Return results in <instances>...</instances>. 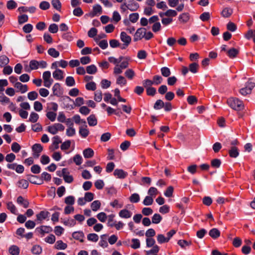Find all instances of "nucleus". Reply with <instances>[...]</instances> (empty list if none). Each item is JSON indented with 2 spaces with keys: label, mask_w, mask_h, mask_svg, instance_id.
<instances>
[{
  "label": "nucleus",
  "mask_w": 255,
  "mask_h": 255,
  "mask_svg": "<svg viewBox=\"0 0 255 255\" xmlns=\"http://www.w3.org/2000/svg\"><path fill=\"white\" fill-rule=\"evenodd\" d=\"M32 149L33 152V157L35 158H37L39 156L40 153L42 151L43 148L40 144L35 143L32 146Z\"/></svg>",
  "instance_id": "nucleus-5"
},
{
  "label": "nucleus",
  "mask_w": 255,
  "mask_h": 255,
  "mask_svg": "<svg viewBox=\"0 0 255 255\" xmlns=\"http://www.w3.org/2000/svg\"><path fill=\"white\" fill-rule=\"evenodd\" d=\"M38 119L39 115L37 113L32 112L30 114L28 121L33 123H35L38 121Z\"/></svg>",
  "instance_id": "nucleus-36"
},
{
  "label": "nucleus",
  "mask_w": 255,
  "mask_h": 255,
  "mask_svg": "<svg viewBox=\"0 0 255 255\" xmlns=\"http://www.w3.org/2000/svg\"><path fill=\"white\" fill-rule=\"evenodd\" d=\"M65 203L67 205H73L75 203V198L73 196H68L65 198Z\"/></svg>",
  "instance_id": "nucleus-63"
},
{
  "label": "nucleus",
  "mask_w": 255,
  "mask_h": 255,
  "mask_svg": "<svg viewBox=\"0 0 255 255\" xmlns=\"http://www.w3.org/2000/svg\"><path fill=\"white\" fill-rule=\"evenodd\" d=\"M198 68H199V65H198V64H197L196 63H192L190 64L189 66V71L193 73H197Z\"/></svg>",
  "instance_id": "nucleus-46"
},
{
  "label": "nucleus",
  "mask_w": 255,
  "mask_h": 255,
  "mask_svg": "<svg viewBox=\"0 0 255 255\" xmlns=\"http://www.w3.org/2000/svg\"><path fill=\"white\" fill-rule=\"evenodd\" d=\"M157 241L159 244H161L168 242L169 241V239L166 238V237L162 234H158L157 236Z\"/></svg>",
  "instance_id": "nucleus-40"
},
{
  "label": "nucleus",
  "mask_w": 255,
  "mask_h": 255,
  "mask_svg": "<svg viewBox=\"0 0 255 255\" xmlns=\"http://www.w3.org/2000/svg\"><path fill=\"white\" fill-rule=\"evenodd\" d=\"M49 214V212L47 211H41L36 215L37 220L40 223L43 220L47 219Z\"/></svg>",
  "instance_id": "nucleus-12"
},
{
  "label": "nucleus",
  "mask_w": 255,
  "mask_h": 255,
  "mask_svg": "<svg viewBox=\"0 0 255 255\" xmlns=\"http://www.w3.org/2000/svg\"><path fill=\"white\" fill-rule=\"evenodd\" d=\"M66 134L68 136H73L76 134V129L74 127H68L66 129Z\"/></svg>",
  "instance_id": "nucleus-54"
},
{
  "label": "nucleus",
  "mask_w": 255,
  "mask_h": 255,
  "mask_svg": "<svg viewBox=\"0 0 255 255\" xmlns=\"http://www.w3.org/2000/svg\"><path fill=\"white\" fill-rule=\"evenodd\" d=\"M55 247L57 250H65L67 245L61 240L57 241L55 245Z\"/></svg>",
  "instance_id": "nucleus-29"
},
{
  "label": "nucleus",
  "mask_w": 255,
  "mask_h": 255,
  "mask_svg": "<svg viewBox=\"0 0 255 255\" xmlns=\"http://www.w3.org/2000/svg\"><path fill=\"white\" fill-rule=\"evenodd\" d=\"M72 237L74 239L79 240L81 242L83 241L84 234L82 231L75 232L72 234Z\"/></svg>",
  "instance_id": "nucleus-28"
},
{
  "label": "nucleus",
  "mask_w": 255,
  "mask_h": 255,
  "mask_svg": "<svg viewBox=\"0 0 255 255\" xmlns=\"http://www.w3.org/2000/svg\"><path fill=\"white\" fill-rule=\"evenodd\" d=\"M140 200L139 195L137 193H133L129 197V201L131 203H137Z\"/></svg>",
  "instance_id": "nucleus-49"
},
{
  "label": "nucleus",
  "mask_w": 255,
  "mask_h": 255,
  "mask_svg": "<svg viewBox=\"0 0 255 255\" xmlns=\"http://www.w3.org/2000/svg\"><path fill=\"white\" fill-rule=\"evenodd\" d=\"M38 95L36 91L30 92L27 94V97L29 100L34 101L38 98Z\"/></svg>",
  "instance_id": "nucleus-58"
},
{
  "label": "nucleus",
  "mask_w": 255,
  "mask_h": 255,
  "mask_svg": "<svg viewBox=\"0 0 255 255\" xmlns=\"http://www.w3.org/2000/svg\"><path fill=\"white\" fill-rule=\"evenodd\" d=\"M132 213L126 209L121 210L119 213L120 217L123 219H128L132 216Z\"/></svg>",
  "instance_id": "nucleus-13"
},
{
  "label": "nucleus",
  "mask_w": 255,
  "mask_h": 255,
  "mask_svg": "<svg viewBox=\"0 0 255 255\" xmlns=\"http://www.w3.org/2000/svg\"><path fill=\"white\" fill-rule=\"evenodd\" d=\"M228 55L230 58H233L236 57L239 53V51L234 48H231L227 51Z\"/></svg>",
  "instance_id": "nucleus-39"
},
{
  "label": "nucleus",
  "mask_w": 255,
  "mask_h": 255,
  "mask_svg": "<svg viewBox=\"0 0 255 255\" xmlns=\"http://www.w3.org/2000/svg\"><path fill=\"white\" fill-rule=\"evenodd\" d=\"M233 10L230 7H225L221 12V15L225 18L229 17L233 13Z\"/></svg>",
  "instance_id": "nucleus-17"
},
{
  "label": "nucleus",
  "mask_w": 255,
  "mask_h": 255,
  "mask_svg": "<svg viewBox=\"0 0 255 255\" xmlns=\"http://www.w3.org/2000/svg\"><path fill=\"white\" fill-rule=\"evenodd\" d=\"M127 2L128 8L131 11L136 10L139 7L138 3L134 1L133 0H126Z\"/></svg>",
  "instance_id": "nucleus-8"
},
{
  "label": "nucleus",
  "mask_w": 255,
  "mask_h": 255,
  "mask_svg": "<svg viewBox=\"0 0 255 255\" xmlns=\"http://www.w3.org/2000/svg\"><path fill=\"white\" fill-rule=\"evenodd\" d=\"M42 78L44 81V86L47 88H50L53 81L51 78V73L49 71L43 73Z\"/></svg>",
  "instance_id": "nucleus-4"
},
{
  "label": "nucleus",
  "mask_w": 255,
  "mask_h": 255,
  "mask_svg": "<svg viewBox=\"0 0 255 255\" xmlns=\"http://www.w3.org/2000/svg\"><path fill=\"white\" fill-rule=\"evenodd\" d=\"M114 175L118 178L124 179L128 176V172L123 169H116L114 170Z\"/></svg>",
  "instance_id": "nucleus-9"
},
{
  "label": "nucleus",
  "mask_w": 255,
  "mask_h": 255,
  "mask_svg": "<svg viewBox=\"0 0 255 255\" xmlns=\"http://www.w3.org/2000/svg\"><path fill=\"white\" fill-rule=\"evenodd\" d=\"M229 154L231 157L236 158L239 155V150L236 146H233L229 150Z\"/></svg>",
  "instance_id": "nucleus-18"
},
{
  "label": "nucleus",
  "mask_w": 255,
  "mask_h": 255,
  "mask_svg": "<svg viewBox=\"0 0 255 255\" xmlns=\"http://www.w3.org/2000/svg\"><path fill=\"white\" fill-rule=\"evenodd\" d=\"M153 202V198L149 196H146L143 201V204L145 206H149L152 204Z\"/></svg>",
  "instance_id": "nucleus-47"
},
{
  "label": "nucleus",
  "mask_w": 255,
  "mask_h": 255,
  "mask_svg": "<svg viewBox=\"0 0 255 255\" xmlns=\"http://www.w3.org/2000/svg\"><path fill=\"white\" fill-rule=\"evenodd\" d=\"M125 75L126 77L129 79L132 80L133 77L135 76V72L131 69H128L125 72Z\"/></svg>",
  "instance_id": "nucleus-33"
},
{
  "label": "nucleus",
  "mask_w": 255,
  "mask_h": 255,
  "mask_svg": "<svg viewBox=\"0 0 255 255\" xmlns=\"http://www.w3.org/2000/svg\"><path fill=\"white\" fill-rule=\"evenodd\" d=\"M101 203L99 200H95L91 204V208L93 211H97L101 207Z\"/></svg>",
  "instance_id": "nucleus-24"
},
{
  "label": "nucleus",
  "mask_w": 255,
  "mask_h": 255,
  "mask_svg": "<svg viewBox=\"0 0 255 255\" xmlns=\"http://www.w3.org/2000/svg\"><path fill=\"white\" fill-rule=\"evenodd\" d=\"M146 29L144 28H139L137 29L134 35V41H137L141 40L144 37Z\"/></svg>",
  "instance_id": "nucleus-6"
},
{
  "label": "nucleus",
  "mask_w": 255,
  "mask_h": 255,
  "mask_svg": "<svg viewBox=\"0 0 255 255\" xmlns=\"http://www.w3.org/2000/svg\"><path fill=\"white\" fill-rule=\"evenodd\" d=\"M66 84L67 86L72 87L75 85V81L72 76H68L65 80Z\"/></svg>",
  "instance_id": "nucleus-43"
},
{
  "label": "nucleus",
  "mask_w": 255,
  "mask_h": 255,
  "mask_svg": "<svg viewBox=\"0 0 255 255\" xmlns=\"http://www.w3.org/2000/svg\"><path fill=\"white\" fill-rule=\"evenodd\" d=\"M48 54L54 58H57L59 56V52L54 48H50L48 50Z\"/></svg>",
  "instance_id": "nucleus-45"
},
{
  "label": "nucleus",
  "mask_w": 255,
  "mask_h": 255,
  "mask_svg": "<svg viewBox=\"0 0 255 255\" xmlns=\"http://www.w3.org/2000/svg\"><path fill=\"white\" fill-rule=\"evenodd\" d=\"M245 37L248 40L253 38V41L255 43V30L250 29L245 34Z\"/></svg>",
  "instance_id": "nucleus-26"
},
{
  "label": "nucleus",
  "mask_w": 255,
  "mask_h": 255,
  "mask_svg": "<svg viewBox=\"0 0 255 255\" xmlns=\"http://www.w3.org/2000/svg\"><path fill=\"white\" fill-rule=\"evenodd\" d=\"M7 208L12 214H17V210L15 205L11 202H8L6 204Z\"/></svg>",
  "instance_id": "nucleus-25"
},
{
  "label": "nucleus",
  "mask_w": 255,
  "mask_h": 255,
  "mask_svg": "<svg viewBox=\"0 0 255 255\" xmlns=\"http://www.w3.org/2000/svg\"><path fill=\"white\" fill-rule=\"evenodd\" d=\"M48 30L52 33H56L58 30V25L55 23L51 24L49 26Z\"/></svg>",
  "instance_id": "nucleus-64"
},
{
  "label": "nucleus",
  "mask_w": 255,
  "mask_h": 255,
  "mask_svg": "<svg viewBox=\"0 0 255 255\" xmlns=\"http://www.w3.org/2000/svg\"><path fill=\"white\" fill-rule=\"evenodd\" d=\"M190 18L189 14L188 13L185 12L183 13L179 16V20L181 23L187 22Z\"/></svg>",
  "instance_id": "nucleus-23"
},
{
  "label": "nucleus",
  "mask_w": 255,
  "mask_h": 255,
  "mask_svg": "<svg viewBox=\"0 0 255 255\" xmlns=\"http://www.w3.org/2000/svg\"><path fill=\"white\" fill-rule=\"evenodd\" d=\"M52 75L55 80H61L64 78V72L60 69H57L53 72Z\"/></svg>",
  "instance_id": "nucleus-16"
},
{
  "label": "nucleus",
  "mask_w": 255,
  "mask_h": 255,
  "mask_svg": "<svg viewBox=\"0 0 255 255\" xmlns=\"http://www.w3.org/2000/svg\"><path fill=\"white\" fill-rule=\"evenodd\" d=\"M83 154L85 158H90L94 156V150L91 148H87L83 151Z\"/></svg>",
  "instance_id": "nucleus-20"
},
{
  "label": "nucleus",
  "mask_w": 255,
  "mask_h": 255,
  "mask_svg": "<svg viewBox=\"0 0 255 255\" xmlns=\"http://www.w3.org/2000/svg\"><path fill=\"white\" fill-rule=\"evenodd\" d=\"M9 252L11 255H18L19 253V250L17 246H12L9 249Z\"/></svg>",
  "instance_id": "nucleus-50"
},
{
  "label": "nucleus",
  "mask_w": 255,
  "mask_h": 255,
  "mask_svg": "<svg viewBox=\"0 0 255 255\" xmlns=\"http://www.w3.org/2000/svg\"><path fill=\"white\" fill-rule=\"evenodd\" d=\"M157 194V189L153 187H150L148 191V194L152 198L155 197Z\"/></svg>",
  "instance_id": "nucleus-62"
},
{
  "label": "nucleus",
  "mask_w": 255,
  "mask_h": 255,
  "mask_svg": "<svg viewBox=\"0 0 255 255\" xmlns=\"http://www.w3.org/2000/svg\"><path fill=\"white\" fill-rule=\"evenodd\" d=\"M85 87L87 90L90 91H95L96 89V84L94 82L87 83Z\"/></svg>",
  "instance_id": "nucleus-57"
},
{
  "label": "nucleus",
  "mask_w": 255,
  "mask_h": 255,
  "mask_svg": "<svg viewBox=\"0 0 255 255\" xmlns=\"http://www.w3.org/2000/svg\"><path fill=\"white\" fill-rule=\"evenodd\" d=\"M18 186L19 188L26 189L28 186V182L25 179L19 180L17 182Z\"/></svg>",
  "instance_id": "nucleus-42"
},
{
  "label": "nucleus",
  "mask_w": 255,
  "mask_h": 255,
  "mask_svg": "<svg viewBox=\"0 0 255 255\" xmlns=\"http://www.w3.org/2000/svg\"><path fill=\"white\" fill-rule=\"evenodd\" d=\"M162 220V217L159 214H155L152 217V222L153 224H157Z\"/></svg>",
  "instance_id": "nucleus-52"
},
{
  "label": "nucleus",
  "mask_w": 255,
  "mask_h": 255,
  "mask_svg": "<svg viewBox=\"0 0 255 255\" xmlns=\"http://www.w3.org/2000/svg\"><path fill=\"white\" fill-rule=\"evenodd\" d=\"M161 73L163 76L167 77L171 74L170 69L166 67H163L161 68Z\"/></svg>",
  "instance_id": "nucleus-53"
},
{
  "label": "nucleus",
  "mask_w": 255,
  "mask_h": 255,
  "mask_svg": "<svg viewBox=\"0 0 255 255\" xmlns=\"http://www.w3.org/2000/svg\"><path fill=\"white\" fill-rule=\"evenodd\" d=\"M120 38L122 42H124L121 48L122 49H126L130 44L131 38L125 32L123 31L121 33Z\"/></svg>",
  "instance_id": "nucleus-3"
},
{
  "label": "nucleus",
  "mask_w": 255,
  "mask_h": 255,
  "mask_svg": "<svg viewBox=\"0 0 255 255\" xmlns=\"http://www.w3.org/2000/svg\"><path fill=\"white\" fill-rule=\"evenodd\" d=\"M107 237L108 235L107 234H104L100 236V240L99 242V245L103 248H106L108 246Z\"/></svg>",
  "instance_id": "nucleus-15"
},
{
  "label": "nucleus",
  "mask_w": 255,
  "mask_h": 255,
  "mask_svg": "<svg viewBox=\"0 0 255 255\" xmlns=\"http://www.w3.org/2000/svg\"><path fill=\"white\" fill-rule=\"evenodd\" d=\"M51 4L55 9L58 11H60L62 4L59 0H52Z\"/></svg>",
  "instance_id": "nucleus-41"
},
{
  "label": "nucleus",
  "mask_w": 255,
  "mask_h": 255,
  "mask_svg": "<svg viewBox=\"0 0 255 255\" xmlns=\"http://www.w3.org/2000/svg\"><path fill=\"white\" fill-rule=\"evenodd\" d=\"M79 133L83 138H86L88 136L89 131L86 124L84 126H81L79 128Z\"/></svg>",
  "instance_id": "nucleus-14"
},
{
  "label": "nucleus",
  "mask_w": 255,
  "mask_h": 255,
  "mask_svg": "<svg viewBox=\"0 0 255 255\" xmlns=\"http://www.w3.org/2000/svg\"><path fill=\"white\" fill-rule=\"evenodd\" d=\"M87 239L91 242H97L99 240V236L95 233L89 234L87 236Z\"/></svg>",
  "instance_id": "nucleus-51"
},
{
  "label": "nucleus",
  "mask_w": 255,
  "mask_h": 255,
  "mask_svg": "<svg viewBox=\"0 0 255 255\" xmlns=\"http://www.w3.org/2000/svg\"><path fill=\"white\" fill-rule=\"evenodd\" d=\"M123 59L121 60V62L120 63L119 65L121 68H123L124 69L127 68L129 66V61L130 60L129 58L128 57L123 56Z\"/></svg>",
  "instance_id": "nucleus-22"
},
{
  "label": "nucleus",
  "mask_w": 255,
  "mask_h": 255,
  "mask_svg": "<svg viewBox=\"0 0 255 255\" xmlns=\"http://www.w3.org/2000/svg\"><path fill=\"white\" fill-rule=\"evenodd\" d=\"M87 121L90 126H95L97 124V120L94 115H91L88 117Z\"/></svg>",
  "instance_id": "nucleus-27"
},
{
  "label": "nucleus",
  "mask_w": 255,
  "mask_h": 255,
  "mask_svg": "<svg viewBox=\"0 0 255 255\" xmlns=\"http://www.w3.org/2000/svg\"><path fill=\"white\" fill-rule=\"evenodd\" d=\"M159 251V247L157 245H155L152 247V248L150 250L146 252V255H151L152 254H157Z\"/></svg>",
  "instance_id": "nucleus-38"
},
{
  "label": "nucleus",
  "mask_w": 255,
  "mask_h": 255,
  "mask_svg": "<svg viewBox=\"0 0 255 255\" xmlns=\"http://www.w3.org/2000/svg\"><path fill=\"white\" fill-rule=\"evenodd\" d=\"M122 59H123L122 56H120L118 58L112 56L108 58V60L110 62L113 63L115 66H116L120 64Z\"/></svg>",
  "instance_id": "nucleus-31"
},
{
  "label": "nucleus",
  "mask_w": 255,
  "mask_h": 255,
  "mask_svg": "<svg viewBox=\"0 0 255 255\" xmlns=\"http://www.w3.org/2000/svg\"><path fill=\"white\" fill-rule=\"evenodd\" d=\"M63 223L65 226L73 227L76 224V222L74 219H68L67 220H64L63 222Z\"/></svg>",
  "instance_id": "nucleus-48"
},
{
  "label": "nucleus",
  "mask_w": 255,
  "mask_h": 255,
  "mask_svg": "<svg viewBox=\"0 0 255 255\" xmlns=\"http://www.w3.org/2000/svg\"><path fill=\"white\" fill-rule=\"evenodd\" d=\"M96 217L100 222L103 223L105 222L108 218L107 214L103 212L98 213Z\"/></svg>",
  "instance_id": "nucleus-37"
},
{
  "label": "nucleus",
  "mask_w": 255,
  "mask_h": 255,
  "mask_svg": "<svg viewBox=\"0 0 255 255\" xmlns=\"http://www.w3.org/2000/svg\"><path fill=\"white\" fill-rule=\"evenodd\" d=\"M64 129V126L59 123H56L47 127V131L53 135L57 133L59 131H63Z\"/></svg>",
  "instance_id": "nucleus-2"
},
{
  "label": "nucleus",
  "mask_w": 255,
  "mask_h": 255,
  "mask_svg": "<svg viewBox=\"0 0 255 255\" xmlns=\"http://www.w3.org/2000/svg\"><path fill=\"white\" fill-rule=\"evenodd\" d=\"M164 106V102L161 100H158L155 103L153 108L155 110H160Z\"/></svg>",
  "instance_id": "nucleus-60"
},
{
  "label": "nucleus",
  "mask_w": 255,
  "mask_h": 255,
  "mask_svg": "<svg viewBox=\"0 0 255 255\" xmlns=\"http://www.w3.org/2000/svg\"><path fill=\"white\" fill-rule=\"evenodd\" d=\"M97 71V68L96 66L94 65H91L86 67V72L89 74H94Z\"/></svg>",
  "instance_id": "nucleus-34"
},
{
  "label": "nucleus",
  "mask_w": 255,
  "mask_h": 255,
  "mask_svg": "<svg viewBox=\"0 0 255 255\" xmlns=\"http://www.w3.org/2000/svg\"><path fill=\"white\" fill-rule=\"evenodd\" d=\"M17 203L22 205L24 208H27L29 206V202L23 198V197L19 196L17 198Z\"/></svg>",
  "instance_id": "nucleus-19"
},
{
  "label": "nucleus",
  "mask_w": 255,
  "mask_h": 255,
  "mask_svg": "<svg viewBox=\"0 0 255 255\" xmlns=\"http://www.w3.org/2000/svg\"><path fill=\"white\" fill-rule=\"evenodd\" d=\"M209 236L213 239H217L220 236V232L217 228L211 229L209 232Z\"/></svg>",
  "instance_id": "nucleus-21"
},
{
  "label": "nucleus",
  "mask_w": 255,
  "mask_h": 255,
  "mask_svg": "<svg viewBox=\"0 0 255 255\" xmlns=\"http://www.w3.org/2000/svg\"><path fill=\"white\" fill-rule=\"evenodd\" d=\"M31 252L33 254L39 255L42 252V248L39 245H34L31 249Z\"/></svg>",
  "instance_id": "nucleus-56"
},
{
  "label": "nucleus",
  "mask_w": 255,
  "mask_h": 255,
  "mask_svg": "<svg viewBox=\"0 0 255 255\" xmlns=\"http://www.w3.org/2000/svg\"><path fill=\"white\" fill-rule=\"evenodd\" d=\"M9 58L5 55L0 56V66L4 67L9 63Z\"/></svg>",
  "instance_id": "nucleus-30"
},
{
  "label": "nucleus",
  "mask_w": 255,
  "mask_h": 255,
  "mask_svg": "<svg viewBox=\"0 0 255 255\" xmlns=\"http://www.w3.org/2000/svg\"><path fill=\"white\" fill-rule=\"evenodd\" d=\"M131 245L130 247L133 249H137L140 247V241L137 239H132L131 240Z\"/></svg>",
  "instance_id": "nucleus-35"
},
{
  "label": "nucleus",
  "mask_w": 255,
  "mask_h": 255,
  "mask_svg": "<svg viewBox=\"0 0 255 255\" xmlns=\"http://www.w3.org/2000/svg\"><path fill=\"white\" fill-rule=\"evenodd\" d=\"M94 184L95 187L98 190L102 189L105 185L103 180L101 179L96 180Z\"/></svg>",
  "instance_id": "nucleus-59"
},
{
  "label": "nucleus",
  "mask_w": 255,
  "mask_h": 255,
  "mask_svg": "<svg viewBox=\"0 0 255 255\" xmlns=\"http://www.w3.org/2000/svg\"><path fill=\"white\" fill-rule=\"evenodd\" d=\"M11 148L12 151L17 153L20 151L21 146L17 142H14L12 143Z\"/></svg>",
  "instance_id": "nucleus-61"
},
{
  "label": "nucleus",
  "mask_w": 255,
  "mask_h": 255,
  "mask_svg": "<svg viewBox=\"0 0 255 255\" xmlns=\"http://www.w3.org/2000/svg\"><path fill=\"white\" fill-rule=\"evenodd\" d=\"M36 231L39 234L44 235L45 233H49L52 231L51 227L47 226H41L36 229Z\"/></svg>",
  "instance_id": "nucleus-11"
},
{
  "label": "nucleus",
  "mask_w": 255,
  "mask_h": 255,
  "mask_svg": "<svg viewBox=\"0 0 255 255\" xmlns=\"http://www.w3.org/2000/svg\"><path fill=\"white\" fill-rule=\"evenodd\" d=\"M73 161L77 165H80L82 164L83 159L80 154H76L73 157Z\"/></svg>",
  "instance_id": "nucleus-55"
},
{
  "label": "nucleus",
  "mask_w": 255,
  "mask_h": 255,
  "mask_svg": "<svg viewBox=\"0 0 255 255\" xmlns=\"http://www.w3.org/2000/svg\"><path fill=\"white\" fill-rule=\"evenodd\" d=\"M38 179V177L37 176L31 175L29 178V181L32 184L41 185L43 183V181L41 179H39V181L35 180V179Z\"/></svg>",
  "instance_id": "nucleus-44"
},
{
  "label": "nucleus",
  "mask_w": 255,
  "mask_h": 255,
  "mask_svg": "<svg viewBox=\"0 0 255 255\" xmlns=\"http://www.w3.org/2000/svg\"><path fill=\"white\" fill-rule=\"evenodd\" d=\"M14 87L22 94L26 93L28 91V87L26 85L22 84L20 82L15 83Z\"/></svg>",
  "instance_id": "nucleus-10"
},
{
  "label": "nucleus",
  "mask_w": 255,
  "mask_h": 255,
  "mask_svg": "<svg viewBox=\"0 0 255 255\" xmlns=\"http://www.w3.org/2000/svg\"><path fill=\"white\" fill-rule=\"evenodd\" d=\"M52 91L54 95L57 97H60L62 94L63 91L61 88L60 84L55 83L52 87Z\"/></svg>",
  "instance_id": "nucleus-7"
},
{
  "label": "nucleus",
  "mask_w": 255,
  "mask_h": 255,
  "mask_svg": "<svg viewBox=\"0 0 255 255\" xmlns=\"http://www.w3.org/2000/svg\"><path fill=\"white\" fill-rule=\"evenodd\" d=\"M127 80L123 76H119L117 78L116 83L117 84L121 86V87L124 86L127 84Z\"/></svg>",
  "instance_id": "nucleus-32"
},
{
  "label": "nucleus",
  "mask_w": 255,
  "mask_h": 255,
  "mask_svg": "<svg viewBox=\"0 0 255 255\" xmlns=\"http://www.w3.org/2000/svg\"><path fill=\"white\" fill-rule=\"evenodd\" d=\"M227 104L232 109L237 111L242 110L244 108L243 102L237 98H230L227 100Z\"/></svg>",
  "instance_id": "nucleus-1"
}]
</instances>
